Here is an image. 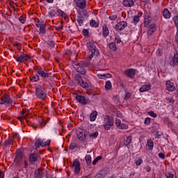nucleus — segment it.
Segmentation results:
<instances>
[{
  "instance_id": "c756f323",
  "label": "nucleus",
  "mask_w": 178,
  "mask_h": 178,
  "mask_svg": "<svg viewBox=\"0 0 178 178\" xmlns=\"http://www.w3.org/2000/svg\"><path fill=\"white\" fill-rule=\"evenodd\" d=\"M131 136H127V138L124 140V145L126 147H127V145H130L131 143Z\"/></svg>"
},
{
  "instance_id": "a211bd4d",
  "label": "nucleus",
  "mask_w": 178,
  "mask_h": 178,
  "mask_svg": "<svg viewBox=\"0 0 178 178\" xmlns=\"http://www.w3.org/2000/svg\"><path fill=\"white\" fill-rule=\"evenodd\" d=\"M22 116L19 117V120H24L26 119L27 120V115H29V110L27 109H23L22 112L21 113Z\"/></svg>"
},
{
  "instance_id": "9d476101",
  "label": "nucleus",
  "mask_w": 178,
  "mask_h": 178,
  "mask_svg": "<svg viewBox=\"0 0 178 178\" xmlns=\"http://www.w3.org/2000/svg\"><path fill=\"white\" fill-rule=\"evenodd\" d=\"M16 60L21 63H23L24 60H27V62H31V58H30L29 55L22 53L17 58H16Z\"/></svg>"
},
{
  "instance_id": "13d9d810",
  "label": "nucleus",
  "mask_w": 178,
  "mask_h": 178,
  "mask_svg": "<svg viewBox=\"0 0 178 178\" xmlns=\"http://www.w3.org/2000/svg\"><path fill=\"white\" fill-rule=\"evenodd\" d=\"M131 97V92H127L126 95L124 96V99L125 101H127L130 97Z\"/></svg>"
},
{
  "instance_id": "1a4fd4ad",
  "label": "nucleus",
  "mask_w": 178,
  "mask_h": 178,
  "mask_svg": "<svg viewBox=\"0 0 178 178\" xmlns=\"http://www.w3.org/2000/svg\"><path fill=\"white\" fill-rule=\"evenodd\" d=\"M76 99L79 104H81V105H87V104H90V100L81 95H76Z\"/></svg>"
},
{
  "instance_id": "603ef678",
  "label": "nucleus",
  "mask_w": 178,
  "mask_h": 178,
  "mask_svg": "<svg viewBox=\"0 0 178 178\" xmlns=\"http://www.w3.org/2000/svg\"><path fill=\"white\" fill-rule=\"evenodd\" d=\"M173 21L175 22L176 27H177V29H178V16L174 17Z\"/></svg>"
},
{
  "instance_id": "c03bdc74",
  "label": "nucleus",
  "mask_w": 178,
  "mask_h": 178,
  "mask_svg": "<svg viewBox=\"0 0 178 178\" xmlns=\"http://www.w3.org/2000/svg\"><path fill=\"white\" fill-rule=\"evenodd\" d=\"M108 19H109V20H113V22H115V20H116V19H118V15H116V14L111 15L109 16Z\"/></svg>"
},
{
  "instance_id": "a19ab883",
  "label": "nucleus",
  "mask_w": 178,
  "mask_h": 178,
  "mask_svg": "<svg viewBox=\"0 0 178 178\" xmlns=\"http://www.w3.org/2000/svg\"><path fill=\"white\" fill-rule=\"evenodd\" d=\"M47 45H49V47H51V48L55 47V42L53 40L47 41Z\"/></svg>"
},
{
  "instance_id": "ddd939ff",
  "label": "nucleus",
  "mask_w": 178,
  "mask_h": 178,
  "mask_svg": "<svg viewBox=\"0 0 178 178\" xmlns=\"http://www.w3.org/2000/svg\"><path fill=\"white\" fill-rule=\"evenodd\" d=\"M80 161L79 160H74L73 163L71 165V168H74V172L77 175L80 173L81 167Z\"/></svg>"
},
{
  "instance_id": "774afa93",
  "label": "nucleus",
  "mask_w": 178,
  "mask_h": 178,
  "mask_svg": "<svg viewBox=\"0 0 178 178\" xmlns=\"http://www.w3.org/2000/svg\"><path fill=\"white\" fill-rule=\"evenodd\" d=\"M95 178H102V175L97 174V175H95Z\"/></svg>"
},
{
  "instance_id": "aec40b11",
  "label": "nucleus",
  "mask_w": 178,
  "mask_h": 178,
  "mask_svg": "<svg viewBox=\"0 0 178 178\" xmlns=\"http://www.w3.org/2000/svg\"><path fill=\"white\" fill-rule=\"evenodd\" d=\"M36 26L39 27L40 33H41V34H45V33H47V30H45V24L41 22L40 24H36Z\"/></svg>"
},
{
  "instance_id": "bf43d9fd",
  "label": "nucleus",
  "mask_w": 178,
  "mask_h": 178,
  "mask_svg": "<svg viewBox=\"0 0 178 178\" xmlns=\"http://www.w3.org/2000/svg\"><path fill=\"white\" fill-rule=\"evenodd\" d=\"M165 177H167V178H173V177H175V175L170 174V172H168L167 174H165Z\"/></svg>"
},
{
  "instance_id": "412c9836",
  "label": "nucleus",
  "mask_w": 178,
  "mask_h": 178,
  "mask_svg": "<svg viewBox=\"0 0 178 178\" xmlns=\"http://www.w3.org/2000/svg\"><path fill=\"white\" fill-rule=\"evenodd\" d=\"M102 35L104 37V38H106V37L109 35V29H108V26L106 24L103 25Z\"/></svg>"
},
{
  "instance_id": "6e6d98bb",
  "label": "nucleus",
  "mask_w": 178,
  "mask_h": 178,
  "mask_svg": "<svg viewBox=\"0 0 178 178\" xmlns=\"http://www.w3.org/2000/svg\"><path fill=\"white\" fill-rule=\"evenodd\" d=\"M76 147H77V145H76L74 143H72L70 145V149L73 150L76 148Z\"/></svg>"
},
{
  "instance_id": "393cba45",
  "label": "nucleus",
  "mask_w": 178,
  "mask_h": 178,
  "mask_svg": "<svg viewBox=\"0 0 178 178\" xmlns=\"http://www.w3.org/2000/svg\"><path fill=\"white\" fill-rule=\"evenodd\" d=\"M149 90H151V85L146 84L140 88L139 91L140 92H145V91H149Z\"/></svg>"
},
{
  "instance_id": "c9c22d12",
  "label": "nucleus",
  "mask_w": 178,
  "mask_h": 178,
  "mask_svg": "<svg viewBox=\"0 0 178 178\" xmlns=\"http://www.w3.org/2000/svg\"><path fill=\"white\" fill-rule=\"evenodd\" d=\"M76 22L79 26H82L83 23H84V19H83V17L78 16L76 17Z\"/></svg>"
},
{
  "instance_id": "f03ea898",
  "label": "nucleus",
  "mask_w": 178,
  "mask_h": 178,
  "mask_svg": "<svg viewBox=\"0 0 178 178\" xmlns=\"http://www.w3.org/2000/svg\"><path fill=\"white\" fill-rule=\"evenodd\" d=\"M35 96L38 99H45L48 97V91L41 85L35 88Z\"/></svg>"
},
{
  "instance_id": "338daca9",
  "label": "nucleus",
  "mask_w": 178,
  "mask_h": 178,
  "mask_svg": "<svg viewBox=\"0 0 178 178\" xmlns=\"http://www.w3.org/2000/svg\"><path fill=\"white\" fill-rule=\"evenodd\" d=\"M145 169L147 172H151V167L149 165L145 167Z\"/></svg>"
},
{
  "instance_id": "37998d69",
  "label": "nucleus",
  "mask_w": 178,
  "mask_h": 178,
  "mask_svg": "<svg viewBox=\"0 0 178 178\" xmlns=\"http://www.w3.org/2000/svg\"><path fill=\"white\" fill-rule=\"evenodd\" d=\"M101 159H102V156H98L97 157H96L93 162H92V164L93 165H97V163L98 162V161H101Z\"/></svg>"
},
{
  "instance_id": "4468645a",
  "label": "nucleus",
  "mask_w": 178,
  "mask_h": 178,
  "mask_svg": "<svg viewBox=\"0 0 178 178\" xmlns=\"http://www.w3.org/2000/svg\"><path fill=\"white\" fill-rule=\"evenodd\" d=\"M76 136L81 141H86V131L83 129H78L76 131Z\"/></svg>"
},
{
  "instance_id": "423d86ee",
  "label": "nucleus",
  "mask_w": 178,
  "mask_h": 178,
  "mask_svg": "<svg viewBox=\"0 0 178 178\" xmlns=\"http://www.w3.org/2000/svg\"><path fill=\"white\" fill-rule=\"evenodd\" d=\"M74 79L79 83L81 87H83V88H88V83L84 82L83 77H81L79 74H76L74 75Z\"/></svg>"
},
{
  "instance_id": "2eb2a0df",
  "label": "nucleus",
  "mask_w": 178,
  "mask_h": 178,
  "mask_svg": "<svg viewBox=\"0 0 178 178\" xmlns=\"http://www.w3.org/2000/svg\"><path fill=\"white\" fill-rule=\"evenodd\" d=\"M165 86L167 91H169V92H173V91L176 90V86H175V83H172V81L169 80L165 82Z\"/></svg>"
},
{
  "instance_id": "9b49d317",
  "label": "nucleus",
  "mask_w": 178,
  "mask_h": 178,
  "mask_svg": "<svg viewBox=\"0 0 178 178\" xmlns=\"http://www.w3.org/2000/svg\"><path fill=\"white\" fill-rule=\"evenodd\" d=\"M127 27V22L126 21H121L116 24L115 30L117 31H123Z\"/></svg>"
},
{
  "instance_id": "680f3d73",
  "label": "nucleus",
  "mask_w": 178,
  "mask_h": 178,
  "mask_svg": "<svg viewBox=\"0 0 178 178\" xmlns=\"http://www.w3.org/2000/svg\"><path fill=\"white\" fill-rule=\"evenodd\" d=\"M155 27H156V24H152L149 26V30H154L155 31Z\"/></svg>"
},
{
  "instance_id": "cd10ccee",
  "label": "nucleus",
  "mask_w": 178,
  "mask_h": 178,
  "mask_svg": "<svg viewBox=\"0 0 178 178\" xmlns=\"http://www.w3.org/2000/svg\"><path fill=\"white\" fill-rule=\"evenodd\" d=\"M97 116H98V112L96 111H92L90 115V122H95Z\"/></svg>"
},
{
  "instance_id": "5701e85b",
  "label": "nucleus",
  "mask_w": 178,
  "mask_h": 178,
  "mask_svg": "<svg viewBox=\"0 0 178 178\" xmlns=\"http://www.w3.org/2000/svg\"><path fill=\"white\" fill-rule=\"evenodd\" d=\"M113 118L110 115H106L104 118V124H113Z\"/></svg>"
},
{
  "instance_id": "bb28decb",
  "label": "nucleus",
  "mask_w": 178,
  "mask_h": 178,
  "mask_svg": "<svg viewBox=\"0 0 178 178\" xmlns=\"http://www.w3.org/2000/svg\"><path fill=\"white\" fill-rule=\"evenodd\" d=\"M178 65V54L176 53L174 54L172 62L170 63L171 66H176Z\"/></svg>"
},
{
  "instance_id": "4be33fe9",
  "label": "nucleus",
  "mask_w": 178,
  "mask_h": 178,
  "mask_svg": "<svg viewBox=\"0 0 178 178\" xmlns=\"http://www.w3.org/2000/svg\"><path fill=\"white\" fill-rule=\"evenodd\" d=\"M143 16V13L140 12L137 15L134 16L132 22L134 24H137L140 22V18Z\"/></svg>"
},
{
  "instance_id": "dca6fc26",
  "label": "nucleus",
  "mask_w": 178,
  "mask_h": 178,
  "mask_svg": "<svg viewBox=\"0 0 178 178\" xmlns=\"http://www.w3.org/2000/svg\"><path fill=\"white\" fill-rule=\"evenodd\" d=\"M136 3V0H123L122 5L125 8H133Z\"/></svg>"
},
{
  "instance_id": "b1692460",
  "label": "nucleus",
  "mask_w": 178,
  "mask_h": 178,
  "mask_svg": "<svg viewBox=\"0 0 178 178\" xmlns=\"http://www.w3.org/2000/svg\"><path fill=\"white\" fill-rule=\"evenodd\" d=\"M162 15H163L164 19H170V17L172 16V14L170 13L169 10L168 8H165L162 11Z\"/></svg>"
},
{
  "instance_id": "69168bd1",
  "label": "nucleus",
  "mask_w": 178,
  "mask_h": 178,
  "mask_svg": "<svg viewBox=\"0 0 178 178\" xmlns=\"http://www.w3.org/2000/svg\"><path fill=\"white\" fill-rule=\"evenodd\" d=\"M134 176H136V172H131L129 176V178H133Z\"/></svg>"
},
{
  "instance_id": "f704fd0d",
  "label": "nucleus",
  "mask_w": 178,
  "mask_h": 178,
  "mask_svg": "<svg viewBox=\"0 0 178 178\" xmlns=\"http://www.w3.org/2000/svg\"><path fill=\"white\" fill-rule=\"evenodd\" d=\"M57 15L61 17H66V13L60 9L57 10Z\"/></svg>"
},
{
  "instance_id": "79ce46f5",
  "label": "nucleus",
  "mask_w": 178,
  "mask_h": 178,
  "mask_svg": "<svg viewBox=\"0 0 178 178\" xmlns=\"http://www.w3.org/2000/svg\"><path fill=\"white\" fill-rule=\"evenodd\" d=\"M90 138H97L98 137V131H95L92 134L89 135Z\"/></svg>"
},
{
  "instance_id": "7c9ffc66",
  "label": "nucleus",
  "mask_w": 178,
  "mask_h": 178,
  "mask_svg": "<svg viewBox=\"0 0 178 178\" xmlns=\"http://www.w3.org/2000/svg\"><path fill=\"white\" fill-rule=\"evenodd\" d=\"M56 15H58V10H51L48 12V16H49V17H55Z\"/></svg>"
},
{
  "instance_id": "6e6552de",
  "label": "nucleus",
  "mask_w": 178,
  "mask_h": 178,
  "mask_svg": "<svg viewBox=\"0 0 178 178\" xmlns=\"http://www.w3.org/2000/svg\"><path fill=\"white\" fill-rule=\"evenodd\" d=\"M51 144V140H48L45 142L42 139H38L35 143V145L36 148H40V147H48Z\"/></svg>"
},
{
  "instance_id": "5fc2aeb1",
  "label": "nucleus",
  "mask_w": 178,
  "mask_h": 178,
  "mask_svg": "<svg viewBox=\"0 0 178 178\" xmlns=\"http://www.w3.org/2000/svg\"><path fill=\"white\" fill-rule=\"evenodd\" d=\"M151 122V118H146L145 119V121H144V124H146V125H148L149 124V123Z\"/></svg>"
},
{
  "instance_id": "e2e57ef3",
  "label": "nucleus",
  "mask_w": 178,
  "mask_h": 178,
  "mask_svg": "<svg viewBox=\"0 0 178 178\" xmlns=\"http://www.w3.org/2000/svg\"><path fill=\"white\" fill-rule=\"evenodd\" d=\"M159 157L161 159H165V154L161 152L159 154Z\"/></svg>"
},
{
  "instance_id": "de8ad7c7",
  "label": "nucleus",
  "mask_w": 178,
  "mask_h": 178,
  "mask_svg": "<svg viewBox=\"0 0 178 178\" xmlns=\"http://www.w3.org/2000/svg\"><path fill=\"white\" fill-rule=\"evenodd\" d=\"M39 124L40 127H45V124H47V121L41 120L39 121Z\"/></svg>"
},
{
  "instance_id": "49530a36",
  "label": "nucleus",
  "mask_w": 178,
  "mask_h": 178,
  "mask_svg": "<svg viewBox=\"0 0 178 178\" xmlns=\"http://www.w3.org/2000/svg\"><path fill=\"white\" fill-rule=\"evenodd\" d=\"M32 80L34 82L40 81V76H38V74L34 75L32 78Z\"/></svg>"
},
{
  "instance_id": "ea45409f",
  "label": "nucleus",
  "mask_w": 178,
  "mask_h": 178,
  "mask_svg": "<svg viewBox=\"0 0 178 178\" xmlns=\"http://www.w3.org/2000/svg\"><path fill=\"white\" fill-rule=\"evenodd\" d=\"M4 147H9V145H12V140L8 139L3 143Z\"/></svg>"
},
{
  "instance_id": "72a5a7b5",
  "label": "nucleus",
  "mask_w": 178,
  "mask_h": 178,
  "mask_svg": "<svg viewBox=\"0 0 178 178\" xmlns=\"http://www.w3.org/2000/svg\"><path fill=\"white\" fill-rule=\"evenodd\" d=\"M108 47L111 51H113V52H115V51H117L118 49V47H116V43L115 42L110 43Z\"/></svg>"
},
{
  "instance_id": "58836bf2",
  "label": "nucleus",
  "mask_w": 178,
  "mask_h": 178,
  "mask_svg": "<svg viewBox=\"0 0 178 178\" xmlns=\"http://www.w3.org/2000/svg\"><path fill=\"white\" fill-rule=\"evenodd\" d=\"M144 161H143V159L141 158H138L136 161H135V164L136 165V166H140V165H143V163Z\"/></svg>"
},
{
  "instance_id": "473e14b6",
  "label": "nucleus",
  "mask_w": 178,
  "mask_h": 178,
  "mask_svg": "<svg viewBox=\"0 0 178 178\" xmlns=\"http://www.w3.org/2000/svg\"><path fill=\"white\" fill-rule=\"evenodd\" d=\"M90 25L91 26V27H95V29L99 26V24L94 19L90 20Z\"/></svg>"
},
{
  "instance_id": "a18cd8bd",
  "label": "nucleus",
  "mask_w": 178,
  "mask_h": 178,
  "mask_svg": "<svg viewBox=\"0 0 178 178\" xmlns=\"http://www.w3.org/2000/svg\"><path fill=\"white\" fill-rule=\"evenodd\" d=\"M113 126V124H104V129L106 130H111V128Z\"/></svg>"
},
{
  "instance_id": "0e129e2a",
  "label": "nucleus",
  "mask_w": 178,
  "mask_h": 178,
  "mask_svg": "<svg viewBox=\"0 0 178 178\" xmlns=\"http://www.w3.org/2000/svg\"><path fill=\"white\" fill-rule=\"evenodd\" d=\"M157 56H161L162 55V51H161V49H157L156 52Z\"/></svg>"
},
{
  "instance_id": "c85d7f7f",
  "label": "nucleus",
  "mask_w": 178,
  "mask_h": 178,
  "mask_svg": "<svg viewBox=\"0 0 178 178\" xmlns=\"http://www.w3.org/2000/svg\"><path fill=\"white\" fill-rule=\"evenodd\" d=\"M97 77H99V79H111V77H112V75L111 74L106 73V74H97Z\"/></svg>"
},
{
  "instance_id": "09e8293b",
  "label": "nucleus",
  "mask_w": 178,
  "mask_h": 178,
  "mask_svg": "<svg viewBox=\"0 0 178 178\" xmlns=\"http://www.w3.org/2000/svg\"><path fill=\"white\" fill-rule=\"evenodd\" d=\"M147 113H148V115H149V116H152V118H156V116H157L156 113H155L152 111H148Z\"/></svg>"
},
{
  "instance_id": "4d7b16f0",
  "label": "nucleus",
  "mask_w": 178,
  "mask_h": 178,
  "mask_svg": "<svg viewBox=\"0 0 178 178\" xmlns=\"http://www.w3.org/2000/svg\"><path fill=\"white\" fill-rule=\"evenodd\" d=\"M19 21L20 23H22V24H24V23H26V19H24V17H23V16H20V17H19Z\"/></svg>"
},
{
  "instance_id": "f3484780",
  "label": "nucleus",
  "mask_w": 178,
  "mask_h": 178,
  "mask_svg": "<svg viewBox=\"0 0 178 178\" xmlns=\"http://www.w3.org/2000/svg\"><path fill=\"white\" fill-rule=\"evenodd\" d=\"M24 159V156H23V153L22 152H17V166H20V165H22V162L23 161Z\"/></svg>"
},
{
  "instance_id": "20e7f679",
  "label": "nucleus",
  "mask_w": 178,
  "mask_h": 178,
  "mask_svg": "<svg viewBox=\"0 0 178 178\" xmlns=\"http://www.w3.org/2000/svg\"><path fill=\"white\" fill-rule=\"evenodd\" d=\"M49 177V174L45 169L38 168L35 171V178Z\"/></svg>"
},
{
  "instance_id": "a878e982",
  "label": "nucleus",
  "mask_w": 178,
  "mask_h": 178,
  "mask_svg": "<svg viewBox=\"0 0 178 178\" xmlns=\"http://www.w3.org/2000/svg\"><path fill=\"white\" fill-rule=\"evenodd\" d=\"M76 6L79 8L80 9H84L86 6H87V3H86V1L82 0L79 1L76 3Z\"/></svg>"
},
{
  "instance_id": "8fccbe9b",
  "label": "nucleus",
  "mask_w": 178,
  "mask_h": 178,
  "mask_svg": "<svg viewBox=\"0 0 178 178\" xmlns=\"http://www.w3.org/2000/svg\"><path fill=\"white\" fill-rule=\"evenodd\" d=\"M122 124V122L120 121V119H115V126L119 129V126Z\"/></svg>"
},
{
  "instance_id": "052dcab7",
  "label": "nucleus",
  "mask_w": 178,
  "mask_h": 178,
  "mask_svg": "<svg viewBox=\"0 0 178 178\" xmlns=\"http://www.w3.org/2000/svg\"><path fill=\"white\" fill-rule=\"evenodd\" d=\"M129 127L127 126V125H126V124H121L120 126H119V127H118V129H127Z\"/></svg>"
},
{
  "instance_id": "3c124183",
  "label": "nucleus",
  "mask_w": 178,
  "mask_h": 178,
  "mask_svg": "<svg viewBox=\"0 0 178 178\" xmlns=\"http://www.w3.org/2000/svg\"><path fill=\"white\" fill-rule=\"evenodd\" d=\"M115 40L117 44H120L122 42V40H120V37H119V35L115 36Z\"/></svg>"
},
{
  "instance_id": "39448f33",
  "label": "nucleus",
  "mask_w": 178,
  "mask_h": 178,
  "mask_svg": "<svg viewBox=\"0 0 178 178\" xmlns=\"http://www.w3.org/2000/svg\"><path fill=\"white\" fill-rule=\"evenodd\" d=\"M13 102V100H12V98L9 97V95H6L1 98L0 101V105L6 104L7 106H10Z\"/></svg>"
},
{
  "instance_id": "2f4dec72",
  "label": "nucleus",
  "mask_w": 178,
  "mask_h": 178,
  "mask_svg": "<svg viewBox=\"0 0 178 178\" xmlns=\"http://www.w3.org/2000/svg\"><path fill=\"white\" fill-rule=\"evenodd\" d=\"M147 146L148 147V149L152 150L154 149V142H152V140H147Z\"/></svg>"
},
{
  "instance_id": "e433bc0d",
  "label": "nucleus",
  "mask_w": 178,
  "mask_h": 178,
  "mask_svg": "<svg viewBox=\"0 0 178 178\" xmlns=\"http://www.w3.org/2000/svg\"><path fill=\"white\" fill-rule=\"evenodd\" d=\"M85 159L86 161V163L87 165H91V156L90 154H87L86 156H85Z\"/></svg>"
},
{
  "instance_id": "4c0bfd02",
  "label": "nucleus",
  "mask_w": 178,
  "mask_h": 178,
  "mask_svg": "<svg viewBox=\"0 0 178 178\" xmlns=\"http://www.w3.org/2000/svg\"><path fill=\"white\" fill-rule=\"evenodd\" d=\"M105 88H106V90H111L112 83L110 82V81H107L106 82Z\"/></svg>"
},
{
  "instance_id": "864d4df0",
  "label": "nucleus",
  "mask_w": 178,
  "mask_h": 178,
  "mask_svg": "<svg viewBox=\"0 0 178 178\" xmlns=\"http://www.w3.org/2000/svg\"><path fill=\"white\" fill-rule=\"evenodd\" d=\"M82 33L85 37H87V35H88V34H90V31H88V29H83L82 31Z\"/></svg>"
},
{
  "instance_id": "0eeeda50",
  "label": "nucleus",
  "mask_w": 178,
  "mask_h": 178,
  "mask_svg": "<svg viewBox=\"0 0 178 178\" xmlns=\"http://www.w3.org/2000/svg\"><path fill=\"white\" fill-rule=\"evenodd\" d=\"M37 73L42 79H49L51 77V74L48 72V70L44 68H39L37 70Z\"/></svg>"
},
{
  "instance_id": "f8f14e48",
  "label": "nucleus",
  "mask_w": 178,
  "mask_h": 178,
  "mask_svg": "<svg viewBox=\"0 0 178 178\" xmlns=\"http://www.w3.org/2000/svg\"><path fill=\"white\" fill-rule=\"evenodd\" d=\"M136 72H137L136 69L129 68L124 71V74H125V76L129 79H133V77L136 76Z\"/></svg>"
},
{
  "instance_id": "6ab92c4d",
  "label": "nucleus",
  "mask_w": 178,
  "mask_h": 178,
  "mask_svg": "<svg viewBox=\"0 0 178 178\" xmlns=\"http://www.w3.org/2000/svg\"><path fill=\"white\" fill-rule=\"evenodd\" d=\"M38 160V156L37 155V154L32 153L30 154L29 162L31 163H34L35 162H37Z\"/></svg>"
},
{
  "instance_id": "7ed1b4c3",
  "label": "nucleus",
  "mask_w": 178,
  "mask_h": 178,
  "mask_svg": "<svg viewBox=\"0 0 178 178\" xmlns=\"http://www.w3.org/2000/svg\"><path fill=\"white\" fill-rule=\"evenodd\" d=\"M74 70L78 72L81 73V74H86L87 71L86 70V67H87V63L84 62H80L73 65Z\"/></svg>"
},
{
  "instance_id": "f257e3e1",
  "label": "nucleus",
  "mask_w": 178,
  "mask_h": 178,
  "mask_svg": "<svg viewBox=\"0 0 178 178\" xmlns=\"http://www.w3.org/2000/svg\"><path fill=\"white\" fill-rule=\"evenodd\" d=\"M86 45L89 51V60H91L94 56H98L99 55V51L97 49V45L94 42H88Z\"/></svg>"
}]
</instances>
